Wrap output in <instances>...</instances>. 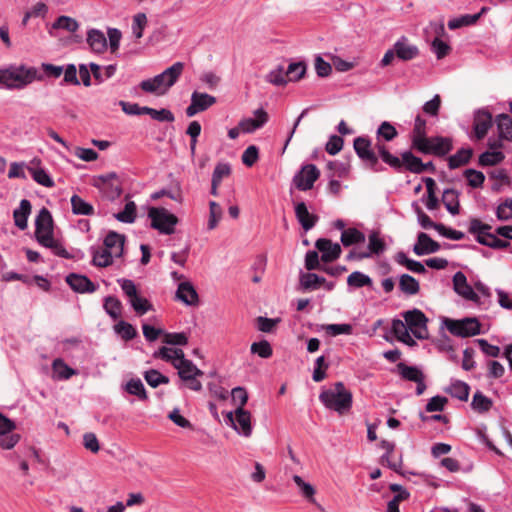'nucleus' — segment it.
Segmentation results:
<instances>
[{"mask_svg": "<svg viewBox=\"0 0 512 512\" xmlns=\"http://www.w3.org/2000/svg\"><path fill=\"white\" fill-rule=\"evenodd\" d=\"M223 210L221 206L215 202H209V219L207 222L208 230H213L217 227L219 221L222 219Z\"/></svg>", "mask_w": 512, "mask_h": 512, "instance_id": "4d7b16f0", "label": "nucleus"}, {"mask_svg": "<svg viewBox=\"0 0 512 512\" xmlns=\"http://www.w3.org/2000/svg\"><path fill=\"white\" fill-rule=\"evenodd\" d=\"M492 126V115L486 110H478L474 114L473 129L478 140L483 139Z\"/></svg>", "mask_w": 512, "mask_h": 512, "instance_id": "4be33fe9", "label": "nucleus"}, {"mask_svg": "<svg viewBox=\"0 0 512 512\" xmlns=\"http://www.w3.org/2000/svg\"><path fill=\"white\" fill-rule=\"evenodd\" d=\"M452 149L451 139L448 137L436 136L428 138L416 148L421 153L433 154L436 156H444L448 154Z\"/></svg>", "mask_w": 512, "mask_h": 512, "instance_id": "ddd939ff", "label": "nucleus"}, {"mask_svg": "<svg viewBox=\"0 0 512 512\" xmlns=\"http://www.w3.org/2000/svg\"><path fill=\"white\" fill-rule=\"evenodd\" d=\"M505 155L500 150L485 151L479 156V164L482 166H494L501 163Z\"/></svg>", "mask_w": 512, "mask_h": 512, "instance_id": "8fccbe9b", "label": "nucleus"}, {"mask_svg": "<svg viewBox=\"0 0 512 512\" xmlns=\"http://www.w3.org/2000/svg\"><path fill=\"white\" fill-rule=\"evenodd\" d=\"M306 70L307 66L303 61L290 63L286 69V76L288 81H299L304 77Z\"/></svg>", "mask_w": 512, "mask_h": 512, "instance_id": "09e8293b", "label": "nucleus"}, {"mask_svg": "<svg viewBox=\"0 0 512 512\" xmlns=\"http://www.w3.org/2000/svg\"><path fill=\"white\" fill-rule=\"evenodd\" d=\"M472 156V150L469 148H462L457 153L449 157V167L451 169L458 168L468 163Z\"/></svg>", "mask_w": 512, "mask_h": 512, "instance_id": "5fc2aeb1", "label": "nucleus"}, {"mask_svg": "<svg viewBox=\"0 0 512 512\" xmlns=\"http://www.w3.org/2000/svg\"><path fill=\"white\" fill-rule=\"evenodd\" d=\"M295 215L298 222L305 231L312 229L318 220V217L315 214H312L308 211V208L304 202H299L295 205Z\"/></svg>", "mask_w": 512, "mask_h": 512, "instance_id": "cd10ccee", "label": "nucleus"}, {"mask_svg": "<svg viewBox=\"0 0 512 512\" xmlns=\"http://www.w3.org/2000/svg\"><path fill=\"white\" fill-rule=\"evenodd\" d=\"M147 23L148 20L145 13H137L133 16L131 29L136 39L143 37V32L147 26Z\"/></svg>", "mask_w": 512, "mask_h": 512, "instance_id": "e2e57ef3", "label": "nucleus"}, {"mask_svg": "<svg viewBox=\"0 0 512 512\" xmlns=\"http://www.w3.org/2000/svg\"><path fill=\"white\" fill-rule=\"evenodd\" d=\"M378 154L381 159L394 169H400L404 164L406 168L413 173H422L426 171V165L419 157L414 156L411 152H404L402 159L392 155L385 145L378 144Z\"/></svg>", "mask_w": 512, "mask_h": 512, "instance_id": "39448f33", "label": "nucleus"}, {"mask_svg": "<svg viewBox=\"0 0 512 512\" xmlns=\"http://www.w3.org/2000/svg\"><path fill=\"white\" fill-rule=\"evenodd\" d=\"M316 247L322 253L321 259L324 262H331L337 259L341 254L340 245L338 243H333L328 239L317 240Z\"/></svg>", "mask_w": 512, "mask_h": 512, "instance_id": "a878e982", "label": "nucleus"}, {"mask_svg": "<svg viewBox=\"0 0 512 512\" xmlns=\"http://www.w3.org/2000/svg\"><path fill=\"white\" fill-rule=\"evenodd\" d=\"M124 236L116 232H109L104 239V247L116 255V258L122 256L124 248Z\"/></svg>", "mask_w": 512, "mask_h": 512, "instance_id": "473e14b6", "label": "nucleus"}, {"mask_svg": "<svg viewBox=\"0 0 512 512\" xmlns=\"http://www.w3.org/2000/svg\"><path fill=\"white\" fill-rule=\"evenodd\" d=\"M90 71L93 74L94 78L99 82H103L111 78L116 72L115 65H108L105 67H101L96 63L89 64Z\"/></svg>", "mask_w": 512, "mask_h": 512, "instance_id": "c03bdc74", "label": "nucleus"}, {"mask_svg": "<svg viewBox=\"0 0 512 512\" xmlns=\"http://www.w3.org/2000/svg\"><path fill=\"white\" fill-rule=\"evenodd\" d=\"M43 80L44 75L34 66L19 65L0 69V85L8 89L21 90L35 81Z\"/></svg>", "mask_w": 512, "mask_h": 512, "instance_id": "f03ea898", "label": "nucleus"}, {"mask_svg": "<svg viewBox=\"0 0 512 512\" xmlns=\"http://www.w3.org/2000/svg\"><path fill=\"white\" fill-rule=\"evenodd\" d=\"M54 377L58 380H68L73 375L77 374V371L69 367L62 359L58 358L53 361L52 364Z\"/></svg>", "mask_w": 512, "mask_h": 512, "instance_id": "58836bf2", "label": "nucleus"}, {"mask_svg": "<svg viewBox=\"0 0 512 512\" xmlns=\"http://www.w3.org/2000/svg\"><path fill=\"white\" fill-rule=\"evenodd\" d=\"M496 124L500 138L512 141V118L506 114L498 115Z\"/></svg>", "mask_w": 512, "mask_h": 512, "instance_id": "79ce46f5", "label": "nucleus"}, {"mask_svg": "<svg viewBox=\"0 0 512 512\" xmlns=\"http://www.w3.org/2000/svg\"><path fill=\"white\" fill-rule=\"evenodd\" d=\"M446 391L461 401H466L469 396V386L459 380L452 382Z\"/></svg>", "mask_w": 512, "mask_h": 512, "instance_id": "3c124183", "label": "nucleus"}, {"mask_svg": "<svg viewBox=\"0 0 512 512\" xmlns=\"http://www.w3.org/2000/svg\"><path fill=\"white\" fill-rule=\"evenodd\" d=\"M71 208L75 215L90 216L94 214V207L80 196L74 194L71 197Z\"/></svg>", "mask_w": 512, "mask_h": 512, "instance_id": "4c0bfd02", "label": "nucleus"}, {"mask_svg": "<svg viewBox=\"0 0 512 512\" xmlns=\"http://www.w3.org/2000/svg\"><path fill=\"white\" fill-rule=\"evenodd\" d=\"M31 213V203L27 199H22L18 208L13 211L15 225L20 230L27 228V220Z\"/></svg>", "mask_w": 512, "mask_h": 512, "instance_id": "2f4dec72", "label": "nucleus"}, {"mask_svg": "<svg viewBox=\"0 0 512 512\" xmlns=\"http://www.w3.org/2000/svg\"><path fill=\"white\" fill-rule=\"evenodd\" d=\"M292 480L295 483V485L297 486L299 494L304 499H306L309 503L315 504L316 503V499H315L316 488L309 482H306L299 475H293Z\"/></svg>", "mask_w": 512, "mask_h": 512, "instance_id": "72a5a7b5", "label": "nucleus"}, {"mask_svg": "<svg viewBox=\"0 0 512 512\" xmlns=\"http://www.w3.org/2000/svg\"><path fill=\"white\" fill-rule=\"evenodd\" d=\"M116 255L110 253L104 246L93 253V263L99 267H107L112 264Z\"/></svg>", "mask_w": 512, "mask_h": 512, "instance_id": "603ef678", "label": "nucleus"}, {"mask_svg": "<svg viewBox=\"0 0 512 512\" xmlns=\"http://www.w3.org/2000/svg\"><path fill=\"white\" fill-rule=\"evenodd\" d=\"M184 69L182 62H176L162 73L140 82V88L146 93L162 96L177 82Z\"/></svg>", "mask_w": 512, "mask_h": 512, "instance_id": "7ed1b4c3", "label": "nucleus"}, {"mask_svg": "<svg viewBox=\"0 0 512 512\" xmlns=\"http://www.w3.org/2000/svg\"><path fill=\"white\" fill-rule=\"evenodd\" d=\"M266 82L275 85V86H284L288 82V78L286 76V70L283 66H277L267 73L265 76Z\"/></svg>", "mask_w": 512, "mask_h": 512, "instance_id": "a18cd8bd", "label": "nucleus"}, {"mask_svg": "<svg viewBox=\"0 0 512 512\" xmlns=\"http://www.w3.org/2000/svg\"><path fill=\"white\" fill-rule=\"evenodd\" d=\"M40 164H41V160L37 157L33 158L29 162L27 169H28L31 177L33 178V180L35 182H37L38 184H40L44 187H47V188L53 187L55 185L53 179L50 177V175L47 173L46 170L41 168Z\"/></svg>", "mask_w": 512, "mask_h": 512, "instance_id": "412c9836", "label": "nucleus"}, {"mask_svg": "<svg viewBox=\"0 0 512 512\" xmlns=\"http://www.w3.org/2000/svg\"><path fill=\"white\" fill-rule=\"evenodd\" d=\"M491 226L483 223L479 219H472L469 223V232L476 235V239L480 244H483V241L486 242V236L491 235L490 233Z\"/></svg>", "mask_w": 512, "mask_h": 512, "instance_id": "ea45409f", "label": "nucleus"}, {"mask_svg": "<svg viewBox=\"0 0 512 512\" xmlns=\"http://www.w3.org/2000/svg\"><path fill=\"white\" fill-rule=\"evenodd\" d=\"M35 236L41 245L50 244L54 238L52 215L46 208H42L36 217Z\"/></svg>", "mask_w": 512, "mask_h": 512, "instance_id": "1a4fd4ad", "label": "nucleus"}, {"mask_svg": "<svg viewBox=\"0 0 512 512\" xmlns=\"http://www.w3.org/2000/svg\"><path fill=\"white\" fill-rule=\"evenodd\" d=\"M395 261L398 264L405 266L411 272L418 274L426 272V268L421 262L408 258L404 252H398L395 255Z\"/></svg>", "mask_w": 512, "mask_h": 512, "instance_id": "a19ab883", "label": "nucleus"}, {"mask_svg": "<svg viewBox=\"0 0 512 512\" xmlns=\"http://www.w3.org/2000/svg\"><path fill=\"white\" fill-rule=\"evenodd\" d=\"M116 219L123 223H133L136 218V205L130 201L126 203L123 211L115 215Z\"/></svg>", "mask_w": 512, "mask_h": 512, "instance_id": "774afa93", "label": "nucleus"}, {"mask_svg": "<svg viewBox=\"0 0 512 512\" xmlns=\"http://www.w3.org/2000/svg\"><path fill=\"white\" fill-rule=\"evenodd\" d=\"M253 114L254 117L243 118L239 122V126L243 133H253L254 131L262 128L269 120L268 113L263 108L255 110Z\"/></svg>", "mask_w": 512, "mask_h": 512, "instance_id": "f3484780", "label": "nucleus"}, {"mask_svg": "<svg viewBox=\"0 0 512 512\" xmlns=\"http://www.w3.org/2000/svg\"><path fill=\"white\" fill-rule=\"evenodd\" d=\"M347 284L350 286V287H354V288H361V287H364V286H371L372 285V279L360 272V271H355V272H352L348 278H347Z\"/></svg>", "mask_w": 512, "mask_h": 512, "instance_id": "bf43d9fd", "label": "nucleus"}, {"mask_svg": "<svg viewBox=\"0 0 512 512\" xmlns=\"http://www.w3.org/2000/svg\"><path fill=\"white\" fill-rule=\"evenodd\" d=\"M393 48L396 52V57L403 61L412 60L419 54L418 47L410 44L406 37H401L397 40Z\"/></svg>", "mask_w": 512, "mask_h": 512, "instance_id": "393cba45", "label": "nucleus"}, {"mask_svg": "<svg viewBox=\"0 0 512 512\" xmlns=\"http://www.w3.org/2000/svg\"><path fill=\"white\" fill-rule=\"evenodd\" d=\"M409 331L418 339H425L428 337L427 330V317L419 309L406 311L402 314Z\"/></svg>", "mask_w": 512, "mask_h": 512, "instance_id": "9b49d317", "label": "nucleus"}, {"mask_svg": "<svg viewBox=\"0 0 512 512\" xmlns=\"http://www.w3.org/2000/svg\"><path fill=\"white\" fill-rule=\"evenodd\" d=\"M226 422L241 436L249 437L252 434L251 414L244 408L237 407L234 412L226 414Z\"/></svg>", "mask_w": 512, "mask_h": 512, "instance_id": "9d476101", "label": "nucleus"}, {"mask_svg": "<svg viewBox=\"0 0 512 512\" xmlns=\"http://www.w3.org/2000/svg\"><path fill=\"white\" fill-rule=\"evenodd\" d=\"M142 110L144 111V114L149 115L152 119L159 122H173L175 120L173 113L165 108L156 110L154 108L144 106V109Z\"/></svg>", "mask_w": 512, "mask_h": 512, "instance_id": "864d4df0", "label": "nucleus"}, {"mask_svg": "<svg viewBox=\"0 0 512 512\" xmlns=\"http://www.w3.org/2000/svg\"><path fill=\"white\" fill-rule=\"evenodd\" d=\"M114 331L118 334L122 339L129 341L136 337L137 331L136 329L128 322L123 320L119 321L114 326Z\"/></svg>", "mask_w": 512, "mask_h": 512, "instance_id": "680f3d73", "label": "nucleus"}, {"mask_svg": "<svg viewBox=\"0 0 512 512\" xmlns=\"http://www.w3.org/2000/svg\"><path fill=\"white\" fill-rule=\"evenodd\" d=\"M322 329L326 332V334L332 337L338 335H351L353 332V326L348 323L326 324L323 325Z\"/></svg>", "mask_w": 512, "mask_h": 512, "instance_id": "6e6d98bb", "label": "nucleus"}, {"mask_svg": "<svg viewBox=\"0 0 512 512\" xmlns=\"http://www.w3.org/2000/svg\"><path fill=\"white\" fill-rule=\"evenodd\" d=\"M397 370L400 376L407 381L417 382L425 378L422 370L416 366H408L405 363H398Z\"/></svg>", "mask_w": 512, "mask_h": 512, "instance_id": "e433bc0d", "label": "nucleus"}, {"mask_svg": "<svg viewBox=\"0 0 512 512\" xmlns=\"http://www.w3.org/2000/svg\"><path fill=\"white\" fill-rule=\"evenodd\" d=\"M479 18H480V14L462 15L460 17L449 20L448 27L451 30H455V29H458V28H461L464 26H469V25L476 23Z\"/></svg>", "mask_w": 512, "mask_h": 512, "instance_id": "052dcab7", "label": "nucleus"}, {"mask_svg": "<svg viewBox=\"0 0 512 512\" xmlns=\"http://www.w3.org/2000/svg\"><path fill=\"white\" fill-rule=\"evenodd\" d=\"M320 171L314 164L304 165L293 177V184L298 190H310L319 178Z\"/></svg>", "mask_w": 512, "mask_h": 512, "instance_id": "4468645a", "label": "nucleus"}, {"mask_svg": "<svg viewBox=\"0 0 512 512\" xmlns=\"http://www.w3.org/2000/svg\"><path fill=\"white\" fill-rule=\"evenodd\" d=\"M399 289L407 296H414L420 290L419 282L409 274H402L399 277Z\"/></svg>", "mask_w": 512, "mask_h": 512, "instance_id": "f704fd0d", "label": "nucleus"}, {"mask_svg": "<svg viewBox=\"0 0 512 512\" xmlns=\"http://www.w3.org/2000/svg\"><path fill=\"white\" fill-rule=\"evenodd\" d=\"M93 185L102 190L110 199H115L122 193L121 181L115 172H109L95 177Z\"/></svg>", "mask_w": 512, "mask_h": 512, "instance_id": "f8f14e48", "label": "nucleus"}, {"mask_svg": "<svg viewBox=\"0 0 512 512\" xmlns=\"http://www.w3.org/2000/svg\"><path fill=\"white\" fill-rule=\"evenodd\" d=\"M176 299L187 306H194L198 303V294L189 281L179 283L176 291Z\"/></svg>", "mask_w": 512, "mask_h": 512, "instance_id": "b1692460", "label": "nucleus"}, {"mask_svg": "<svg viewBox=\"0 0 512 512\" xmlns=\"http://www.w3.org/2000/svg\"><path fill=\"white\" fill-rule=\"evenodd\" d=\"M386 249L384 240L380 237L378 232H372L369 235L368 250L359 253V258H369L372 255L382 254Z\"/></svg>", "mask_w": 512, "mask_h": 512, "instance_id": "7c9ffc66", "label": "nucleus"}, {"mask_svg": "<svg viewBox=\"0 0 512 512\" xmlns=\"http://www.w3.org/2000/svg\"><path fill=\"white\" fill-rule=\"evenodd\" d=\"M153 356L154 358H159L171 363L178 371L180 379L187 384L189 389L193 391H200L202 389V384L198 380V377L203 375V371L191 360L185 358L182 349L163 346L155 351Z\"/></svg>", "mask_w": 512, "mask_h": 512, "instance_id": "f257e3e1", "label": "nucleus"}, {"mask_svg": "<svg viewBox=\"0 0 512 512\" xmlns=\"http://www.w3.org/2000/svg\"><path fill=\"white\" fill-rule=\"evenodd\" d=\"M397 136V131L395 129V127L390 124L389 122H383L378 130H377V144H376V148L378 149V144L382 145L380 143V139H384L385 141H391L393 140L395 137Z\"/></svg>", "mask_w": 512, "mask_h": 512, "instance_id": "0e129e2a", "label": "nucleus"}, {"mask_svg": "<svg viewBox=\"0 0 512 512\" xmlns=\"http://www.w3.org/2000/svg\"><path fill=\"white\" fill-rule=\"evenodd\" d=\"M144 379L153 388L158 387L160 384L169 383V378L161 374L159 371L151 369L144 373Z\"/></svg>", "mask_w": 512, "mask_h": 512, "instance_id": "338daca9", "label": "nucleus"}, {"mask_svg": "<svg viewBox=\"0 0 512 512\" xmlns=\"http://www.w3.org/2000/svg\"><path fill=\"white\" fill-rule=\"evenodd\" d=\"M86 42L90 50L95 54H103L108 49V42L104 32L96 28L87 31Z\"/></svg>", "mask_w": 512, "mask_h": 512, "instance_id": "aec40b11", "label": "nucleus"}, {"mask_svg": "<svg viewBox=\"0 0 512 512\" xmlns=\"http://www.w3.org/2000/svg\"><path fill=\"white\" fill-rule=\"evenodd\" d=\"M319 400L327 409L334 410L339 414L345 413L352 406V394L342 382H337L332 387L323 390L319 395Z\"/></svg>", "mask_w": 512, "mask_h": 512, "instance_id": "20e7f679", "label": "nucleus"}, {"mask_svg": "<svg viewBox=\"0 0 512 512\" xmlns=\"http://www.w3.org/2000/svg\"><path fill=\"white\" fill-rule=\"evenodd\" d=\"M453 286L455 292L468 301L474 303L479 302L478 294L473 290L471 285L468 284L467 278L464 273L456 272L453 276Z\"/></svg>", "mask_w": 512, "mask_h": 512, "instance_id": "a211bd4d", "label": "nucleus"}, {"mask_svg": "<svg viewBox=\"0 0 512 512\" xmlns=\"http://www.w3.org/2000/svg\"><path fill=\"white\" fill-rule=\"evenodd\" d=\"M117 283L120 285L123 293L128 298V301L137 315H144L153 309V305L148 299L139 295L135 283L130 279H118Z\"/></svg>", "mask_w": 512, "mask_h": 512, "instance_id": "423d86ee", "label": "nucleus"}, {"mask_svg": "<svg viewBox=\"0 0 512 512\" xmlns=\"http://www.w3.org/2000/svg\"><path fill=\"white\" fill-rule=\"evenodd\" d=\"M15 423L0 413V447L12 449L20 440V436L14 433Z\"/></svg>", "mask_w": 512, "mask_h": 512, "instance_id": "2eb2a0df", "label": "nucleus"}, {"mask_svg": "<svg viewBox=\"0 0 512 512\" xmlns=\"http://www.w3.org/2000/svg\"><path fill=\"white\" fill-rule=\"evenodd\" d=\"M126 391L142 400L147 399L145 387L139 378L129 380L126 384Z\"/></svg>", "mask_w": 512, "mask_h": 512, "instance_id": "69168bd1", "label": "nucleus"}, {"mask_svg": "<svg viewBox=\"0 0 512 512\" xmlns=\"http://www.w3.org/2000/svg\"><path fill=\"white\" fill-rule=\"evenodd\" d=\"M391 331L398 341L408 345L414 346L415 340L412 338L407 323L400 319H394L391 325Z\"/></svg>", "mask_w": 512, "mask_h": 512, "instance_id": "c85d7f7f", "label": "nucleus"}, {"mask_svg": "<svg viewBox=\"0 0 512 512\" xmlns=\"http://www.w3.org/2000/svg\"><path fill=\"white\" fill-rule=\"evenodd\" d=\"M215 102L216 98L214 96L194 91L191 95V103L186 108V115L188 117H193L197 113L205 111L211 107Z\"/></svg>", "mask_w": 512, "mask_h": 512, "instance_id": "dca6fc26", "label": "nucleus"}, {"mask_svg": "<svg viewBox=\"0 0 512 512\" xmlns=\"http://www.w3.org/2000/svg\"><path fill=\"white\" fill-rule=\"evenodd\" d=\"M148 217L151 220V226L165 235L174 233L178 223V218L165 208H150Z\"/></svg>", "mask_w": 512, "mask_h": 512, "instance_id": "0eeeda50", "label": "nucleus"}, {"mask_svg": "<svg viewBox=\"0 0 512 512\" xmlns=\"http://www.w3.org/2000/svg\"><path fill=\"white\" fill-rule=\"evenodd\" d=\"M364 241L365 235L356 228H348L342 231L341 242L346 247Z\"/></svg>", "mask_w": 512, "mask_h": 512, "instance_id": "49530a36", "label": "nucleus"}, {"mask_svg": "<svg viewBox=\"0 0 512 512\" xmlns=\"http://www.w3.org/2000/svg\"><path fill=\"white\" fill-rule=\"evenodd\" d=\"M426 138V121L421 116L415 118L414 128L412 131V146L417 148Z\"/></svg>", "mask_w": 512, "mask_h": 512, "instance_id": "37998d69", "label": "nucleus"}, {"mask_svg": "<svg viewBox=\"0 0 512 512\" xmlns=\"http://www.w3.org/2000/svg\"><path fill=\"white\" fill-rule=\"evenodd\" d=\"M105 312L114 320L118 319L122 313V303L119 299L113 296H108L104 300Z\"/></svg>", "mask_w": 512, "mask_h": 512, "instance_id": "de8ad7c7", "label": "nucleus"}, {"mask_svg": "<svg viewBox=\"0 0 512 512\" xmlns=\"http://www.w3.org/2000/svg\"><path fill=\"white\" fill-rule=\"evenodd\" d=\"M446 329L458 337H471L480 333V323L474 317H467L461 320L444 319Z\"/></svg>", "mask_w": 512, "mask_h": 512, "instance_id": "6e6552de", "label": "nucleus"}, {"mask_svg": "<svg viewBox=\"0 0 512 512\" xmlns=\"http://www.w3.org/2000/svg\"><path fill=\"white\" fill-rule=\"evenodd\" d=\"M67 284L78 293H90L96 290V286L83 275L70 274L66 277Z\"/></svg>", "mask_w": 512, "mask_h": 512, "instance_id": "bb28decb", "label": "nucleus"}, {"mask_svg": "<svg viewBox=\"0 0 512 512\" xmlns=\"http://www.w3.org/2000/svg\"><path fill=\"white\" fill-rule=\"evenodd\" d=\"M354 149L362 160L367 162L371 168L376 169L375 167L378 164V158L371 149V142L368 139L357 137L354 140Z\"/></svg>", "mask_w": 512, "mask_h": 512, "instance_id": "6ab92c4d", "label": "nucleus"}, {"mask_svg": "<svg viewBox=\"0 0 512 512\" xmlns=\"http://www.w3.org/2000/svg\"><path fill=\"white\" fill-rule=\"evenodd\" d=\"M439 249L440 245L424 232L418 234L417 242L413 246V252L417 256L435 253Z\"/></svg>", "mask_w": 512, "mask_h": 512, "instance_id": "5701e85b", "label": "nucleus"}, {"mask_svg": "<svg viewBox=\"0 0 512 512\" xmlns=\"http://www.w3.org/2000/svg\"><path fill=\"white\" fill-rule=\"evenodd\" d=\"M442 202L447 211L452 215L459 213V192L454 189H445L442 194Z\"/></svg>", "mask_w": 512, "mask_h": 512, "instance_id": "c9c22d12", "label": "nucleus"}, {"mask_svg": "<svg viewBox=\"0 0 512 512\" xmlns=\"http://www.w3.org/2000/svg\"><path fill=\"white\" fill-rule=\"evenodd\" d=\"M322 283H325V278L314 273H305L300 276V285L305 290L317 289Z\"/></svg>", "mask_w": 512, "mask_h": 512, "instance_id": "13d9d810", "label": "nucleus"}, {"mask_svg": "<svg viewBox=\"0 0 512 512\" xmlns=\"http://www.w3.org/2000/svg\"><path fill=\"white\" fill-rule=\"evenodd\" d=\"M78 28L79 23L76 21V19L63 15L58 17L47 29L48 33L51 36H54L55 30H64L70 33H74L78 30Z\"/></svg>", "mask_w": 512, "mask_h": 512, "instance_id": "c756f323", "label": "nucleus"}]
</instances>
